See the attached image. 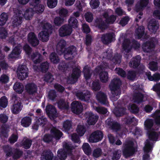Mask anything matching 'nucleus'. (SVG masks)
<instances>
[{
  "instance_id": "obj_1",
  "label": "nucleus",
  "mask_w": 160,
  "mask_h": 160,
  "mask_svg": "<svg viewBox=\"0 0 160 160\" xmlns=\"http://www.w3.org/2000/svg\"><path fill=\"white\" fill-rule=\"evenodd\" d=\"M121 84V82L118 78H114L111 81L109 86L112 93L110 98L113 102L116 101L119 97L121 94L120 86Z\"/></svg>"
},
{
  "instance_id": "obj_2",
  "label": "nucleus",
  "mask_w": 160,
  "mask_h": 160,
  "mask_svg": "<svg viewBox=\"0 0 160 160\" xmlns=\"http://www.w3.org/2000/svg\"><path fill=\"white\" fill-rule=\"evenodd\" d=\"M63 149H61L58 151V156L61 160H64L67 157V154H71L75 147L70 143L65 142L63 144Z\"/></svg>"
},
{
  "instance_id": "obj_3",
  "label": "nucleus",
  "mask_w": 160,
  "mask_h": 160,
  "mask_svg": "<svg viewBox=\"0 0 160 160\" xmlns=\"http://www.w3.org/2000/svg\"><path fill=\"white\" fill-rule=\"evenodd\" d=\"M3 149L6 153V157L12 156L13 159L14 160L19 158L22 154V151L18 149H15L13 153L12 148L8 145L3 146Z\"/></svg>"
},
{
  "instance_id": "obj_4",
  "label": "nucleus",
  "mask_w": 160,
  "mask_h": 160,
  "mask_svg": "<svg viewBox=\"0 0 160 160\" xmlns=\"http://www.w3.org/2000/svg\"><path fill=\"white\" fill-rule=\"evenodd\" d=\"M124 148L123 151V154L125 157H127L132 155L135 151L134 147V143L132 140H127L123 144Z\"/></svg>"
},
{
  "instance_id": "obj_5",
  "label": "nucleus",
  "mask_w": 160,
  "mask_h": 160,
  "mask_svg": "<svg viewBox=\"0 0 160 160\" xmlns=\"http://www.w3.org/2000/svg\"><path fill=\"white\" fill-rule=\"evenodd\" d=\"M140 47V44L137 42L133 40L132 42L128 39H124L122 44V48L125 53H128L131 51L132 47L137 49Z\"/></svg>"
},
{
  "instance_id": "obj_6",
  "label": "nucleus",
  "mask_w": 160,
  "mask_h": 160,
  "mask_svg": "<svg viewBox=\"0 0 160 160\" xmlns=\"http://www.w3.org/2000/svg\"><path fill=\"white\" fill-rule=\"evenodd\" d=\"M17 73L18 78L21 80H23L28 76V68L25 65L19 66L17 70Z\"/></svg>"
},
{
  "instance_id": "obj_7",
  "label": "nucleus",
  "mask_w": 160,
  "mask_h": 160,
  "mask_svg": "<svg viewBox=\"0 0 160 160\" xmlns=\"http://www.w3.org/2000/svg\"><path fill=\"white\" fill-rule=\"evenodd\" d=\"M40 0H30V4L33 7V11L37 13L42 12L44 10L45 7L42 4H40Z\"/></svg>"
},
{
  "instance_id": "obj_8",
  "label": "nucleus",
  "mask_w": 160,
  "mask_h": 160,
  "mask_svg": "<svg viewBox=\"0 0 160 160\" xmlns=\"http://www.w3.org/2000/svg\"><path fill=\"white\" fill-rule=\"evenodd\" d=\"M103 134L100 131L97 130L92 132L90 135L88 140L90 142H96L102 138Z\"/></svg>"
},
{
  "instance_id": "obj_9",
  "label": "nucleus",
  "mask_w": 160,
  "mask_h": 160,
  "mask_svg": "<svg viewBox=\"0 0 160 160\" xmlns=\"http://www.w3.org/2000/svg\"><path fill=\"white\" fill-rule=\"evenodd\" d=\"M12 99L14 102L11 110L13 113L17 114L21 110L22 106L21 105V102L19 98L15 96L13 97Z\"/></svg>"
},
{
  "instance_id": "obj_10",
  "label": "nucleus",
  "mask_w": 160,
  "mask_h": 160,
  "mask_svg": "<svg viewBox=\"0 0 160 160\" xmlns=\"http://www.w3.org/2000/svg\"><path fill=\"white\" fill-rule=\"evenodd\" d=\"M64 57L66 59H71L77 54V50L76 47L71 46L66 48L64 52Z\"/></svg>"
},
{
  "instance_id": "obj_11",
  "label": "nucleus",
  "mask_w": 160,
  "mask_h": 160,
  "mask_svg": "<svg viewBox=\"0 0 160 160\" xmlns=\"http://www.w3.org/2000/svg\"><path fill=\"white\" fill-rule=\"evenodd\" d=\"M22 16V11L17 10L12 19V25L14 27H17L21 24Z\"/></svg>"
},
{
  "instance_id": "obj_12",
  "label": "nucleus",
  "mask_w": 160,
  "mask_h": 160,
  "mask_svg": "<svg viewBox=\"0 0 160 160\" xmlns=\"http://www.w3.org/2000/svg\"><path fill=\"white\" fill-rule=\"evenodd\" d=\"M81 72L79 69L75 68L73 70L71 75L68 78L67 82L69 84H73L77 80L78 78L80 76Z\"/></svg>"
},
{
  "instance_id": "obj_13",
  "label": "nucleus",
  "mask_w": 160,
  "mask_h": 160,
  "mask_svg": "<svg viewBox=\"0 0 160 160\" xmlns=\"http://www.w3.org/2000/svg\"><path fill=\"white\" fill-rule=\"evenodd\" d=\"M115 35L113 32H109L102 35L101 41L105 44H108L114 39Z\"/></svg>"
},
{
  "instance_id": "obj_14",
  "label": "nucleus",
  "mask_w": 160,
  "mask_h": 160,
  "mask_svg": "<svg viewBox=\"0 0 160 160\" xmlns=\"http://www.w3.org/2000/svg\"><path fill=\"white\" fill-rule=\"evenodd\" d=\"M72 32L71 27L67 25L62 26L59 29V33L61 37H65L70 35Z\"/></svg>"
},
{
  "instance_id": "obj_15",
  "label": "nucleus",
  "mask_w": 160,
  "mask_h": 160,
  "mask_svg": "<svg viewBox=\"0 0 160 160\" xmlns=\"http://www.w3.org/2000/svg\"><path fill=\"white\" fill-rule=\"evenodd\" d=\"M71 108L73 112L77 114H79L82 112L83 108L80 102L77 101H74L71 103Z\"/></svg>"
},
{
  "instance_id": "obj_16",
  "label": "nucleus",
  "mask_w": 160,
  "mask_h": 160,
  "mask_svg": "<svg viewBox=\"0 0 160 160\" xmlns=\"http://www.w3.org/2000/svg\"><path fill=\"white\" fill-rule=\"evenodd\" d=\"M87 119V122L89 125H93L97 121L98 116L93 113L92 112H87L86 113Z\"/></svg>"
},
{
  "instance_id": "obj_17",
  "label": "nucleus",
  "mask_w": 160,
  "mask_h": 160,
  "mask_svg": "<svg viewBox=\"0 0 160 160\" xmlns=\"http://www.w3.org/2000/svg\"><path fill=\"white\" fill-rule=\"evenodd\" d=\"M154 48L155 45L152 42H147L143 45V50L145 52H152L154 51Z\"/></svg>"
},
{
  "instance_id": "obj_18",
  "label": "nucleus",
  "mask_w": 160,
  "mask_h": 160,
  "mask_svg": "<svg viewBox=\"0 0 160 160\" xmlns=\"http://www.w3.org/2000/svg\"><path fill=\"white\" fill-rule=\"evenodd\" d=\"M27 92L30 94H34L37 92V86L33 83L27 84L25 86Z\"/></svg>"
},
{
  "instance_id": "obj_19",
  "label": "nucleus",
  "mask_w": 160,
  "mask_h": 160,
  "mask_svg": "<svg viewBox=\"0 0 160 160\" xmlns=\"http://www.w3.org/2000/svg\"><path fill=\"white\" fill-rule=\"evenodd\" d=\"M113 104L115 106V108L113 110V113L117 117H120L123 115L125 112L126 109L121 107V104Z\"/></svg>"
},
{
  "instance_id": "obj_20",
  "label": "nucleus",
  "mask_w": 160,
  "mask_h": 160,
  "mask_svg": "<svg viewBox=\"0 0 160 160\" xmlns=\"http://www.w3.org/2000/svg\"><path fill=\"white\" fill-rule=\"evenodd\" d=\"M28 41L33 46H37L39 43V41L37 38L36 35L32 32L28 34Z\"/></svg>"
},
{
  "instance_id": "obj_21",
  "label": "nucleus",
  "mask_w": 160,
  "mask_h": 160,
  "mask_svg": "<svg viewBox=\"0 0 160 160\" xmlns=\"http://www.w3.org/2000/svg\"><path fill=\"white\" fill-rule=\"evenodd\" d=\"M159 27V24L158 21L155 19L151 20L149 22L148 28L151 32H155L158 29Z\"/></svg>"
},
{
  "instance_id": "obj_22",
  "label": "nucleus",
  "mask_w": 160,
  "mask_h": 160,
  "mask_svg": "<svg viewBox=\"0 0 160 160\" xmlns=\"http://www.w3.org/2000/svg\"><path fill=\"white\" fill-rule=\"evenodd\" d=\"M47 119L44 116L39 118L36 120L35 123L32 126L33 129L37 130L39 126H42L43 127L47 123Z\"/></svg>"
},
{
  "instance_id": "obj_23",
  "label": "nucleus",
  "mask_w": 160,
  "mask_h": 160,
  "mask_svg": "<svg viewBox=\"0 0 160 160\" xmlns=\"http://www.w3.org/2000/svg\"><path fill=\"white\" fill-rule=\"evenodd\" d=\"M66 46V42L64 40H61L57 44L56 47L57 52L60 54L64 53Z\"/></svg>"
},
{
  "instance_id": "obj_24",
  "label": "nucleus",
  "mask_w": 160,
  "mask_h": 160,
  "mask_svg": "<svg viewBox=\"0 0 160 160\" xmlns=\"http://www.w3.org/2000/svg\"><path fill=\"white\" fill-rule=\"evenodd\" d=\"M96 98L97 100L101 103L105 104L107 103V96L105 93L101 91L97 93Z\"/></svg>"
},
{
  "instance_id": "obj_25",
  "label": "nucleus",
  "mask_w": 160,
  "mask_h": 160,
  "mask_svg": "<svg viewBox=\"0 0 160 160\" xmlns=\"http://www.w3.org/2000/svg\"><path fill=\"white\" fill-rule=\"evenodd\" d=\"M31 58L34 64L39 63L43 59L42 55L38 52H33L31 55Z\"/></svg>"
},
{
  "instance_id": "obj_26",
  "label": "nucleus",
  "mask_w": 160,
  "mask_h": 160,
  "mask_svg": "<svg viewBox=\"0 0 160 160\" xmlns=\"http://www.w3.org/2000/svg\"><path fill=\"white\" fill-rule=\"evenodd\" d=\"M47 112L49 114L50 117H51L53 118L56 117V110L55 108L52 105H48L46 108Z\"/></svg>"
},
{
  "instance_id": "obj_27",
  "label": "nucleus",
  "mask_w": 160,
  "mask_h": 160,
  "mask_svg": "<svg viewBox=\"0 0 160 160\" xmlns=\"http://www.w3.org/2000/svg\"><path fill=\"white\" fill-rule=\"evenodd\" d=\"M53 157V154L50 151H44L42 154V160H52Z\"/></svg>"
},
{
  "instance_id": "obj_28",
  "label": "nucleus",
  "mask_w": 160,
  "mask_h": 160,
  "mask_svg": "<svg viewBox=\"0 0 160 160\" xmlns=\"http://www.w3.org/2000/svg\"><path fill=\"white\" fill-rule=\"evenodd\" d=\"M148 3V0H140L138 2L136 6L135 9L137 12L142 10L146 7Z\"/></svg>"
},
{
  "instance_id": "obj_29",
  "label": "nucleus",
  "mask_w": 160,
  "mask_h": 160,
  "mask_svg": "<svg viewBox=\"0 0 160 160\" xmlns=\"http://www.w3.org/2000/svg\"><path fill=\"white\" fill-rule=\"evenodd\" d=\"M141 58L140 56H137L135 58H133L129 63V66L133 68H137L139 65Z\"/></svg>"
},
{
  "instance_id": "obj_30",
  "label": "nucleus",
  "mask_w": 160,
  "mask_h": 160,
  "mask_svg": "<svg viewBox=\"0 0 160 160\" xmlns=\"http://www.w3.org/2000/svg\"><path fill=\"white\" fill-rule=\"evenodd\" d=\"M39 39L43 42H47L49 39V35L48 31L44 30L38 34Z\"/></svg>"
},
{
  "instance_id": "obj_31",
  "label": "nucleus",
  "mask_w": 160,
  "mask_h": 160,
  "mask_svg": "<svg viewBox=\"0 0 160 160\" xmlns=\"http://www.w3.org/2000/svg\"><path fill=\"white\" fill-rule=\"evenodd\" d=\"M25 34V33L23 31H21L20 32L19 31H18L17 32L14 33V37L12 36V37H11L9 38V42L13 45H15V44L14 38L15 37V35L19 36L20 37H22L24 36Z\"/></svg>"
},
{
  "instance_id": "obj_32",
  "label": "nucleus",
  "mask_w": 160,
  "mask_h": 160,
  "mask_svg": "<svg viewBox=\"0 0 160 160\" xmlns=\"http://www.w3.org/2000/svg\"><path fill=\"white\" fill-rule=\"evenodd\" d=\"M145 74L150 80L157 81L160 79V74L158 73H155L152 76H151L150 72H145Z\"/></svg>"
},
{
  "instance_id": "obj_33",
  "label": "nucleus",
  "mask_w": 160,
  "mask_h": 160,
  "mask_svg": "<svg viewBox=\"0 0 160 160\" xmlns=\"http://www.w3.org/2000/svg\"><path fill=\"white\" fill-rule=\"evenodd\" d=\"M84 77L86 79L90 78L92 74V71L90 67L88 65L85 66L83 70Z\"/></svg>"
},
{
  "instance_id": "obj_34",
  "label": "nucleus",
  "mask_w": 160,
  "mask_h": 160,
  "mask_svg": "<svg viewBox=\"0 0 160 160\" xmlns=\"http://www.w3.org/2000/svg\"><path fill=\"white\" fill-rule=\"evenodd\" d=\"M144 28L143 26H140L135 31V36L137 39L140 38L143 35Z\"/></svg>"
},
{
  "instance_id": "obj_35",
  "label": "nucleus",
  "mask_w": 160,
  "mask_h": 160,
  "mask_svg": "<svg viewBox=\"0 0 160 160\" xmlns=\"http://www.w3.org/2000/svg\"><path fill=\"white\" fill-rule=\"evenodd\" d=\"M145 144L143 148L144 152H151L153 147V143L151 142L150 140L147 139L145 142Z\"/></svg>"
},
{
  "instance_id": "obj_36",
  "label": "nucleus",
  "mask_w": 160,
  "mask_h": 160,
  "mask_svg": "<svg viewBox=\"0 0 160 160\" xmlns=\"http://www.w3.org/2000/svg\"><path fill=\"white\" fill-rule=\"evenodd\" d=\"M52 135L56 139H58L61 137L62 133L55 128H53L51 130Z\"/></svg>"
},
{
  "instance_id": "obj_37",
  "label": "nucleus",
  "mask_w": 160,
  "mask_h": 160,
  "mask_svg": "<svg viewBox=\"0 0 160 160\" xmlns=\"http://www.w3.org/2000/svg\"><path fill=\"white\" fill-rule=\"evenodd\" d=\"M95 25L100 29H105L106 28V25L102 18H98L96 20Z\"/></svg>"
},
{
  "instance_id": "obj_38",
  "label": "nucleus",
  "mask_w": 160,
  "mask_h": 160,
  "mask_svg": "<svg viewBox=\"0 0 160 160\" xmlns=\"http://www.w3.org/2000/svg\"><path fill=\"white\" fill-rule=\"evenodd\" d=\"M20 53V49L17 47H15L11 53L9 54V57L10 58H17Z\"/></svg>"
},
{
  "instance_id": "obj_39",
  "label": "nucleus",
  "mask_w": 160,
  "mask_h": 160,
  "mask_svg": "<svg viewBox=\"0 0 160 160\" xmlns=\"http://www.w3.org/2000/svg\"><path fill=\"white\" fill-rule=\"evenodd\" d=\"M14 89L19 93L22 92L24 89V87L22 83L19 82H16L13 86Z\"/></svg>"
},
{
  "instance_id": "obj_40",
  "label": "nucleus",
  "mask_w": 160,
  "mask_h": 160,
  "mask_svg": "<svg viewBox=\"0 0 160 160\" xmlns=\"http://www.w3.org/2000/svg\"><path fill=\"white\" fill-rule=\"evenodd\" d=\"M99 74V77L102 82H107L108 79V74L106 72L101 71Z\"/></svg>"
},
{
  "instance_id": "obj_41",
  "label": "nucleus",
  "mask_w": 160,
  "mask_h": 160,
  "mask_svg": "<svg viewBox=\"0 0 160 160\" xmlns=\"http://www.w3.org/2000/svg\"><path fill=\"white\" fill-rule=\"evenodd\" d=\"M32 119L29 117H26L23 118L21 121L22 125L26 127L29 126L31 124Z\"/></svg>"
},
{
  "instance_id": "obj_42",
  "label": "nucleus",
  "mask_w": 160,
  "mask_h": 160,
  "mask_svg": "<svg viewBox=\"0 0 160 160\" xmlns=\"http://www.w3.org/2000/svg\"><path fill=\"white\" fill-rule=\"evenodd\" d=\"M143 98V95L139 92L135 93L133 96V99L134 102L138 103L142 102Z\"/></svg>"
},
{
  "instance_id": "obj_43",
  "label": "nucleus",
  "mask_w": 160,
  "mask_h": 160,
  "mask_svg": "<svg viewBox=\"0 0 160 160\" xmlns=\"http://www.w3.org/2000/svg\"><path fill=\"white\" fill-rule=\"evenodd\" d=\"M160 133V132H158L155 131L150 132L148 135L149 138L150 140L156 141L158 139L159 134Z\"/></svg>"
},
{
  "instance_id": "obj_44",
  "label": "nucleus",
  "mask_w": 160,
  "mask_h": 160,
  "mask_svg": "<svg viewBox=\"0 0 160 160\" xmlns=\"http://www.w3.org/2000/svg\"><path fill=\"white\" fill-rule=\"evenodd\" d=\"M8 18V14L5 12H3L0 15V26L4 25Z\"/></svg>"
},
{
  "instance_id": "obj_45",
  "label": "nucleus",
  "mask_w": 160,
  "mask_h": 160,
  "mask_svg": "<svg viewBox=\"0 0 160 160\" xmlns=\"http://www.w3.org/2000/svg\"><path fill=\"white\" fill-rule=\"evenodd\" d=\"M49 59L51 61L54 63H58L60 60L58 55L54 52H52L50 54Z\"/></svg>"
},
{
  "instance_id": "obj_46",
  "label": "nucleus",
  "mask_w": 160,
  "mask_h": 160,
  "mask_svg": "<svg viewBox=\"0 0 160 160\" xmlns=\"http://www.w3.org/2000/svg\"><path fill=\"white\" fill-rule=\"evenodd\" d=\"M32 141L27 138H23L22 142V145L25 149L29 148L32 144Z\"/></svg>"
},
{
  "instance_id": "obj_47",
  "label": "nucleus",
  "mask_w": 160,
  "mask_h": 160,
  "mask_svg": "<svg viewBox=\"0 0 160 160\" xmlns=\"http://www.w3.org/2000/svg\"><path fill=\"white\" fill-rule=\"evenodd\" d=\"M58 107L61 109H68L69 108L68 103L62 100L58 101Z\"/></svg>"
},
{
  "instance_id": "obj_48",
  "label": "nucleus",
  "mask_w": 160,
  "mask_h": 160,
  "mask_svg": "<svg viewBox=\"0 0 160 160\" xmlns=\"http://www.w3.org/2000/svg\"><path fill=\"white\" fill-rule=\"evenodd\" d=\"M33 14L32 9L30 8L27 9L25 12L24 16L26 20H29L32 17Z\"/></svg>"
},
{
  "instance_id": "obj_49",
  "label": "nucleus",
  "mask_w": 160,
  "mask_h": 160,
  "mask_svg": "<svg viewBox=\"0 0 160 160\" xmlns=\"http://www.w3.org/2000/svg\"><path fill=\"white\" fill-rule=\"evenodd\" d=\"M69 26L73 28H77L78 26V22L76 19L74 17H71L68 20Z\"/></svg>"
},
{
  "instance_id": "obj_50",
  "label": "nucleus",
  "mask_w": 160,
  "mask_h": 160,
  "mask_svg": "<svg viewBox=\"0 0 160 160\" xmlns=\"http://www.w3.org/2000/svg\"><path fill=\"white\" fill-rule=\"evenodd\" d=\"M82 148L84 152L88 155L90 154L91 153V148L88 143H84L82 146Z\"/></svg>"
},
{
  "instance_id": "obj_51",
  "label": "nucleus",
  "mask_w": 160,
  "mask_h": 160,
  "mask_svg": "<svg viewBox=\"0 0 160 160\" xmlns=\"http://www.w3.org/2000/svg\"><path fill=\"white\" fill-rule=\"evenodd\" d=\"M85 91H78L76 92L75 93V95L77 96V97L80 100H87L88 98V94L86 93L87 94L86 96H85V97H83V95L84 93V92Z\"/></svg>"
},
{
  "instance_id": "obj_52",
  "label": "nucleus",
  "mask_w": 160,
  "mask_h": 160,
  "mask_svg": "<svg viewBox=\"0 0 160 160\" xmlns=\"http://www.w3.org/2000/svg\"><path fill=\"white\" fill-rule=\"evenodd\" d=\"M152 115V117L155 119L156 123L160 124V110L156 111Z\"/></svg>"
},
{
  "instance_id": "obj_53",
  "label": "nucleus",
  "mask_w": 160,
  "mask_h": 160,
  "mask_svg": "<svg viewBox=\"0 0 160 160\" xmlns=\"http://www.w3.org/2000/svg\"><path fill=\"white\" fill-rule=\"evenodd\" d=\"M125 122L128 124L133 123L134 124L137 123L138 121L134 117L127 116L123 120Z\"/></svg>"
},
{
  "instance_id": "obj_54",
  "label": "nucleus",
  "mask_w": 160,
  "mask_h": 160,
  "mask_svg": "<svg viewBox=\"0 0 160 160\" xmlns=\"http://www.w3.org/2000/svg\"><path fill=\"white\" fill-rule=\"evenodd\" d=\"M77 133L81 136H82L86 132L85 127L82 125H80L78 126L76 129Z\"/></svg>"
},
{
  "instance_id": "obj_55",
  "label": "nucleus",
  "mask_w": 160,
  "mask_h": 160,
  "mask_svg": "<svg viewBox=\"0 0 160 160\" xmlns=\"http://www.w3.org/2000/svg\"><path fill=\"white\" fill-rule=\"evenodd\" d=\"M94 109L98 113L101 114H105L108 112L106 108L102 107H94Z\"/></svg>"
},
{
  "instance_id": "obj_56",
  "label": "nucleus",
  "mask_w": 160,
  "mask_h": 160,
  "mask_svg": "<svg viewBox=\"0 0 160 160\" xmlns=\"http://www.w3.org/2000/svg\"><path fill=\"white\" fill-rule=\"evenodd\" d=\"M108 67V65L106 62H103L100 66L97 67L95 69V71L97 73H99L102 71L103 70L106 69Z\"/></svg>"
},
{
  "instance_id": "obj_57",
  "label": "nucleus",
  "mask_w": 160,
  "mask_h": 160,
  "mask_svg": "<svg viewBox=\"0 0 160 160\" xmlns=\"http://www.w3.org/2000/svg\"><path fill=\"white\" fill-rule=\"evenodd\" d=\"M121 152L120 150H117L113 152V155L112 158V160H118L121 156Z\"/></svg>"
},
{
  "instance_id": "obj_58",
  "label": "nucleus",
  "mask_w": 160,
  "mask_h": 160,
  "mask_svg": "<svg viewBox=\"0 0 160 160\" xmlns=\"http://www.w3.org/2000/svg\"><path fill=\"white\" fill-rule=\"evenodd\" d=\"M128 108L130 111L133 113H138L139 110V108L134 104L129 106Z\"/></svg>"
},
{
  "instance_id": "obj_59",
  "label": "nucleus",
  "mask_w": 160,
  "mask_h": 160,
  "mask_svg": "<svg viewBox=\"0 0 160 160\" xmlns=\"http://www.w3.org/2000/svg\"><path fill=\"white\" fill-rule=\"evenodd\" d=\"M153 121L151 119H147L144 123L145 126L147 129H150L153 126Z\"/></svg>"
},
{
  "instance_id": "obj_60",
  "label": "nucleus",
  "mask_w": 160,
  "mask_h": 160,
  "mask_svg": "<svg viewBox=\"0 0 160 160\" xmlns=\"http://www.w3.org/2000/svg\"><path fill=\"white\" fill-rule=\"evenodd\" d=\"M7 32L3 27L0 28V38L1 39H5L7 36Z\"/></svg>"
},
{
  "instance_id": "obj_61",
  "label": "nucleus",
  "mask_w": 160,
  "mask_h": 160,
  "mask_svg": "<svg viewBox=\"0 0 160 160\" xmlns=\"http://www.w3.org/2000/svg\"><path fill=\"white\" fill-rule=\"evenodd\" d=\"M92 88L93 90L96 91L100 89L101 87L98 80L95 81L93 82L92 84Z\"/></svg>"
},
{
  "instance_id": "obj_62",
  "label": "nucleus",
  "mask_w": 160,
  "mask_h": 160,
  "mask_svg": "<svg viewBox=\"0 0 160 160\" xmlns=\"http://www.w3.org/2000/svg\"><path fill=\"white\" fill-rule=\"evenodd\" d=\"M8 100L5 96L2 97L0 99V106L3 107L5 108L8 104Z\"/></svg>"
},
{
  "instance_id": "obj_63",
  "label": "nucleus",
  "mask_w": 160,
  "mask_h": 160,
  "mask_svg": "<svg viewBox=\"0 0 160 160\" xmlns=\"http://www.w3.org/2000/svg\"><path fill=\"white\" fill-rule=\"evenodd\" d=\"M53 80V78L51 74L49 73H46L44 77L43 80L46 82H52Z\"/></svg>"
},
{
  "instance_id": "obj_64",
  "label": "nucleus",
  "mask_w": 160,
  "mask_h": 160,
  "mask_svg": "<svg viewBox=\"0 0 160 160\" xmlns=\"http://www.w3.org/2000/svg\"><path fill=\"white\" fill-rule=\"evenodd\" d=\"M49 66V63L47 62H45L41 64L40 68L42 72H45L48 69Z\"/></svg>"
}]
</instances>
